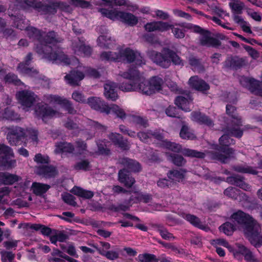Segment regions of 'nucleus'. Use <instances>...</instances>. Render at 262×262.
Here are the masks:
<instances>
[{
  "label": "nucleus",
  "mask_w": 262,
  "mask_h": 262,
  "mask_svg": "<svg viewBox=\"0 0 262 262\" xmlns=\"http://www.w3.org/2000/svg\"><path fill=\"white\" fill-rule=\"evenodd\" d=\"M244 256L245 259L247 262H257V260L256 259L254 255L248 249H247L246 252H245Z\"/></svg>",
  "instance_id": "61"
},
{
  "label": "nucleus",
  "mask_w": 262,
  "mask_h": 262,
  "mask_svg": "<svg viewBox=\"0 0 262 262\" xmlns=\"http://www.w3.org/2000/svg\"><path fill=\"white\" fill-rule=\"evenodd\" d=\"M235 111L234 106L229 104L227 105V113L234 119L233 121L236 123L230 131L231 134L234 137L240 138L243 135V131L239 129L238 127L241 125L242 121L241 118L236 114Z\"/></svg>",
  "instance_id": "18"
},
{
  "label": "nucleus",
  "mask_w": 262,
  "mask_h": 262,
  "mask_svg": "<svg viewBox=\"0 0 262 262\" xmlns=\"http://www.w3.org/2000/svg\"><path fill=\"white\" fill-rule=\"evenodd\" d=\"M158 231L161 236L165 239H171L174 238L172 234L168 232V231L164 228H161L158 229Z\"/></svg>",
  "instance_id": "60"
},
{
  "label": "nucleus",
  "mask_w": 262,
  "mask_h": 262,
  "mask_svg": "<svg viewBox=\"0 0 262 262\" xmlns=\"http://www.w3.org/2000/svg\"><path fill=\"white\" fill-rule=\"evenodd\" d=\"M224 194L229 198L237 199L238 194V190L233 187H229L224 191Z\"/></svg>",
  "instance_id": "53"
},
{
  "label": "nucleus",
  "mask_w": 262,
  "mask_h": 262,
  "mask_svg": "<svg viewBox=\"0 0 262 262\" xmlns=\"http://www.w3.org/2000/svg\"><path fill=\"white\" fill-rule=\"evenodd\" d=\"M36 116L40 117L44 122H47L54 117H59V112L52 110L46 104H39L35 108Z\"/></svg>",
  "instance_id": "16"
},
{
  "label": "nucleus",
  "mask_w": 262,
  "mask_h": 262,
  "mask_svg": "<svg viewBox=\"0 0 262 262\" xmlns=\"http://www.w3.org/2000/svg\"><path fill=\"white\" fill-rule=\"evenodd\" d=\"M97 43L101 47L112 48L115 44V41L112 39L107 33H106L98 37Z\"/></svg>",
  "instance_id": "28"
},
{
  "label": "nucleus",
  "mask_w": 262,
  "mask_h": 262,
  "mask_svg": "<svg viewBox=\"0 0 262 262\" xmlns=\"http://www.w3.org/2000/svg\"><path fill=\"white\" fill-rule=\"evenodd\" d=\"M99 11L104 16L112 20H119L130 26H134L138 23V18L131 13L120 11L117 9L108 10L100 9Z\"/></svg>",
  "instance_id": "9"
},
{
  "label": "nucleus",
  "mask_w": 262,
  "mask_h": 262,
  "mask_svg": "<svg viewBox=\"0 0 262 262\" xmlns=\"http://www.w3.org/2000/svg\"><path fill=\"white\" fill-rule=\"evenodd\" d=\"M32 54L31 53L28 54L25 59V63H21L19 64L17 68L18 71L24 75H28L29 76H33L38 73L37 70L28 68V63L31 60Z\"/></svg>",
  "instance_id": "20"
},
{
  "label": "nucleus",
  "mask_w": 262,
  "mask_h": 262,
  "mask_svg": "<svg viewBox=\"0 0 262 262\" xmlns=\"http://www.w3.org/2000/svg\"><path fill=\"white\" fill-rule=\"evenodd\" d=\"M104 95L105 97L112 101L116 100L118 98L117 93V85L113 82H108L104 84Z\"/></svg>",
  "instance_id": "22"
},
{
  "label": "nucleus",
  "mask_w": 262,
  "mask_h": 262,
  "mask_svg": "<svg viewBox=\"0 0 262 262\" xmlns=\"http://www.w3.org/2000/svg\"><path fill=\"white\" fill-rule=\"evenodd\" d=\"M100 58L102 60L108 61L126 60L128 62H134L138 66L145 64L140 54L137 51H134L129 48L120 47L118 48L116 52H102L100 55Z\"/></svg>",
  "instance_id": "4"
},
{
  "label": "nucleus",
  "mask_w": 262,
  "mask_h": 262,
  "mask_svg": "<svg viewBox=\"0 0 262 262\" xmlns=\"http://www.w3.org/2000/svg\"><path fill=\"white\" fill-rule=\"evenodd\" d=\"M110 139L112 140V141L115 144L118 145L119 147H120L123 149H126L128 147V146L126 143H124L121 139L122 137L120 135L118 134H114L112 133L110 134Z\"/></svg>",
  "instance_id": "39"
},
{
  "label": "nucleus",
  "mask_w": 262,
  "mask_h": 262,
  "mask_svg": "<svg viewBox=\"0 0 262 262\" xmlns=\"http://www.w3.org/2000/svg\"><path fill=\"white\" fill-rule=\"evenodd\" d=\"M211 244L214 246H217V245H222L225 247H226L228 248V249H231V246L229 245L228 242L223 238H218L212 240Z\"/></svg>",
  "instance_id": "56"
},
{
  "label": "nucleus",
  "mask_w": 262,
  "mask_h": 262,
  "mask_svg": "<svg viewBox=\"0 0 262 262\" xmlns=\"http://www.w3.org/2000/svg\"><path fill=\"white\" fill-rule=\"evenodd\" d=\"M164 135V133L163 130L161 132L159 131L158 132L154 133H151L150 131L147 132H142L138 134L139 139L143 142H147L155 139L157 140L158 144H160L161 146L171 151L179 152L181 150V146L179 144L171 142L166 140H163Z\"/></svg>",
  "instance_id": "8"
},
{
  "label": "nucleus",
  "mask_w": 262,
  "mask_h": 262,
  "mask_svg": "<svg viewBox=\"0 0 262 262\" xmlns=\"http://www.w3.org/2000/svg\"><path fill=\"white\" fill-rule=\"evenodd\" d=\"M189 83L193 89L203 93L209 89V85L205 81L200 79L198 76L191 77L189 79Z\"/></svg>",
  "instance_id": "21"
},
{
  "label": "nucleus",
  "mask_w": 262,
  "mask_h": 262,
  "mask_svg": "<svg viewBox=\"0 0 262 262\" xmlns=\"http://www.w3.org/2000/svg\"><path fill=\"white\" fill-rule=\"evenodd\" d=\"M7 138L11 145H16L20 140L30 141L33 145H36L37 132L33 129L25 130L19 127H13L9 129Z\"/></svg>",
  "instance_id": "6"
},
{
  "label": "nucleus",
  "mask_w": 262,
  "mask_h": 262,
  "mask_svg": "<svg viewBox=\"0 0 262 262\" xmlns=\"http://www.w3.org/2000/svg\"><path fill=\"white\" fill-rule=\"evenodd\" d=\"M119 75L129 79V83H122L119 89L124 92H138L143 95L150 96L161 92L163 88V80L159 76H153L146 79L138 70L129 69L121 72Z\"/></svg>",
  "instance_id": "2"
},
{
  "label": "nucleus",
  "mask_w": 262,
  "mask_h": 262,
  "mask_svg": "<svg viewBox=\"0 0 262 262\" xmlns=\"http://www.w3.org/2000/svg\"><path fill=\"white\" fill-rule=\"evenodd\" d=\"M69 4L75 7L82 8H87L91 6L89 2L84 0H70Z\"/></svg>",
  "instance_id": "49"
},
{
  "label": "nucleus",
  "mask_w": 262,
  "mask_h": 262,
  "mask_svg": "<svg viewBox=\"0 0 262 262\" xmlns=\"http://www.w3.org/2000/svg\"><path fill=\"white\" fill-rule=\"evenodd\" d=\"M219 142L221 147L217 149L219 153L212 156V158L226 163L233 154L232 149L227 147L230 144H234V142L228 135L222 136L220 138Z\"/></svg>",
  "instance_id": "10"
},
{
  "label": "nucleus",
  "mask_w": 262,
  "mask_h": 262,
  "mask_svg": "<svg viewBox=\"0 0 262 262\" xmlns=\"http://www.w3.org/2000/svg\"><path fill=\"white\" fill-rule=\"evenodd\" d=\"M75 53L78 55L85 56L91 54L92 50L89 46H86L82 43L73 46Z\"/></svg>",
  "instance_id": "34"
},
{
  "label": "nucleus",
  "mask_w": 262,
  "mask_h": 262,
  "mask_svg": "<svg viewBox=\"0 0 262 262\" xmlns=\"http://www.w3.org/2000/svg\"><path fill=\"white\" fill-rule=\"evenodd\" d=\"M138 259L140 262H159L156 256L151 254H140Z\"/></svg>",
  "instance_id": "46"
},
{
  "label": "nucleus",
  "mask_w": 262,
  "mask_h": 262,
  "mask_svg": "<svg viewBox=\"0 0 262 262\" xmlns=\"http://www.w3.org/2000/svg\"><path fill=\"white\" fill-rule=\"evenodd\" d=\"M6 82L12 83L15 85L19 84L21 82L17 78V77L13 74H9L5 78Z\"/></svg>",
  "instance_id": "54"
},
{
  "label": "nucleus",
  "mask_w": 262,
  "mask_h": 262,
  "mask_svg": "<svg viewBox=\"0 0 262 262\" xmlns=\"http://www.w3.org/2000/svg\"><path fill=\"white\" fill-rule=\"evenodd\" d=\"M245 49L248 52V54L253 59H256L259 57L258 52L250 46H245Z\"/></svg>",
  "instance_id": "63"
},
{
  "label": "nucleus",
  "mask_w": 262,
  "mask_h": 262,
  "mask_svg": "<svg viewBox=\"0 0 262 262\" xmlns=\"http://www.w3.org/2000/svg\"><path fill=\"white\" fill-rule=\"evenodd\" d=\"M135 199H134L133 198V195H132L131 198V200L133 201L134 203L143 202L144 203H147L150 202L151 200V196L149 194H143L139 192H135Z\"/></svg>",
  "instance_id": "38"
},
{
  "label": "nucleus",
  "mask_w": 262,
  "mask_h": 262,
  "mask_svg": "<svg viewBox=\"0 0 262 262\" xmlns=\"http://www.w3.org/2000/svg\"><path fill=\"white\" fill-rule=\"evenodd\" d=\"M229 5L234 14H241L245 7L244 4L239 0H231Z\"/></svg>",
  "instance_id": "35"
},
{
  "label": "nucleus",
  "mask_w": 262,
  "mask_h": 262,
  "mask_svg": "<svg viewBox=\"0 0 262 262\" xmlns=\"http://www.w3.org/2000/svg\"><path fill=\"white\" fill-rule=\"evenodd\" d=\"M241 85L252 93L262 97V82L252 78L242 76L239 78Z\"/></svg>",
  "instance_id": "14"
},
{
  "label": "nucleus",
  "mask_w": 262,
  "mask_h": 262,
  "mask_svg": "<svg viewBox=\"0 0 262 262\" xmlns=\"http://www.w3.org/2000/svg\"><path fill=\"white\" fill-rule=\"evenodd\" d=\"M93 247L99 252L101 255L105 256L107 259L110 260H115L119 257V253L116 251H105L104 250H101V248H98L95 245H93Z\"/></svg>",
  "instance_id": "41"
},
{
  "label": "nucleus",
  "mask_w": 262,
  "mask_h": 262,
  "mask_svg": "<svg viewBox=\"0 0 262 262\" xmlns=\"http://www.w3.org/2000/svg\"><path fill=\"white\" fill-rule=\"evenodd\" d=\"M83 78L84 75L82 72L78 71H72L70 74L64 77L67 82L71 85H78V82Z\"/></svg>",
  "instance_id": "24"
},
{
  "label": "nucleus",
  "mask_w": 262,
  "mask_h": 262,
  "mask_svg": "<svg viewBox=\"0 0 262 262\" xmlns=\"http://www.w3.org/2000/svg\"><path fill=\"white\" fill-rule=\"evenodd\" d=\"M22 6L24 9H28L30 7L40 9L41 4L35 2L34 0H25Z\"/></svg>",
  "instance_id": "51"
},
{
  "label": "nucleus",
  "mask_w": 262,
  "mask_h": 262,
  "mask_svg": "<svg viewBox=\"0 0 262 262\" xmlns=\"http://www.w3.org/2000/svg\"><path fill=\"white\" fill-rule=\"evenodd\" d=\"M180 137L184 139L192 140L195 138L193 132L187 126H183L180 133Z\"/></svg>",
  "instance_id": "42"
},
{
  "label": "nucleus",
  "mask_w": 262,
  "mask_h": 262,
  "mask_svg": "<svg viewBox=\"0 0 262 262\" xmlns=\"http://www.w3.org/2000/svg\"><path fill=\"white\" fill-rule=\"evenodd\" d=\"M63 200L66 203L75 206L76 205V202L75 201V198L72 194L68 193H64L62 194Z\"/></svg>",
  "instance_id": "52"
},
{
  "label": "nucleus",
  "mask_w": 262,
  "mask_h": 262,
  "mask_svg": "<svg viewBox=\"0 0 262 262\" xmlns=\"http://www.w3.org/2000/svg\"><path fill=\"white\" fill-rule=\"evenodd\" d=\"M0 156L2 159L0 161V165L7 169L12 168L16 165L15 159H10L14 157V154L11 148L4 144H0Z\"/></svg>",
  "instance_id": "12"
},
{
  "label": "nucleus",
  "mask_w": 262,
  "mask_h": 262,
  "mask_svg": "<svg viewBox=\"0 0 262 262\" xmlns=\"http://www.w3.org/2000/svg\"><path fill=\"white\" fill-rule=\"evenodd\" d=\"M233 184L245 190H250V187L244 182L239 176L233 177L230 178Z\"/></svg>",
  "instance_id": "44"
},
{
  "label": "nucleus",
  "mask_w": 262,
  "mask_h": 262,
  "mask_svg": "<svg viewBox=\"0 0 262 262\" xmlns=\"http://www.w3.org/2000/svg\"><path fill=\"white\" fill-rule=\"evenodd\" d=\"M86 149V145L83 142L77 141L75 148L72 145L67 142H60L55 145L54 152L60 154L64 152L72 153L75 151L76 154H82Z\"/></svg>",
  "instance_id": "11"
},
{
  "label": "nucleus",
  "mask_w": 262,
  "mask_h": 262,
  "mask_svg": "<svg viewBox=\"0 0 262 262\" xmlns=\"http://www.w3.org/2000/svg\"><path fill=\"white\" fill-rule=\"evenodd\" d=\"M149 56L154 62L163 68L169 67L171 62L175 65L184 64V61L181 57L176 53L168 48H164L161 53L151 51L149 53Z\"/></svg>",
  "instance_id": "5"
},
{
  "label": "nucleus",
  "mask_w": 262,
  "mask_h": 262,
  "mask_svg": "<svg viewBox=\"0 0 262 262\" xmlns=\"http://www.w3.org/2000/svg\"><path fill=\"white\" fill-rule=\"evenodd\" d=\"M192 99L188 96L187 98L179 96L175 100V104L184 111L189 112L190 111L189 105Z\"/></svg>",
  "instance_id": "30"
},
{
  "label": "nucleus",
  "mask_w": 262,
  "mask_h": 262,
  "mask_svg": "<svg viewBox=\"0 0 262 262\" xmlns=\"http://www.w3.org/2000/svg\"><path fill=\"white\" fill-rule=\"evenodd\" d=\"M44 100L50 104H59L70 114H74L76 111L72 107V104L67 99L56 95H48L44 97Z\"/></svg>",
  "instance_id": "17"
},
{
  "label": "nucleus",
  "mask_w": 262,
  "mask_h": 262,
  "mask_svg": "<svg viewBox=\"0 0 262 262\" xmlns=\"http://www.w3.org/2000/svg\"><path fill=\"white\" fill-rule=\"evenodd\" d=\"M3 117L12 120H16L17 119V115L15 114L13 111L7 107Z\"/></svg>",
  "instance_id": "58"
},
{
  "label": "nucleus",
  "mask_w": 262,
  "mask_h": 262,
  "mask_svg": "<svg viewBox=\"0 0 262 262\" xmlns=\"http://www.w3.org/2000/svg\"><path fill=\"white\" fill-rule=\"evenodd\" d=\"M72 98L77 102L85 103V99L82 93L78 91L74 92L72 94Z\"/></svg>",
  "instance_id": "59"
},
{
  "label": "nucleus",
  "mask_w": 262,
  "mask_h": 262,
  "mask_svg": "<svg viewBox=\"0 0 262 262\" xmlns=\"http://www.w3.org/2000/svg\"><path fill=\"white\" fill-rule=\"evenodd\" d=\"M14 23L17 28L25 30L30 38H34L40 42L42 47L41 49L37 47L36 51L40 54H43V57L56 63L78 67L79 63L76 58H73L71 60L68 58L61 51H54L56 44L61 41V39L56 38L54 32H50L47 34L45 33H41L36 29L29 27L28 20L23 18H17Z\"/></svg>",
  "instance_id": "1"
},
{
  "label": "nucleus",
  "mask_w": 262,
  "mask_h": 262,
  "mask_svg": "<svg viewBox=\"0 0 262 262\" xmlns=\"http://www.w3.org/2000/svg\"><path fill=\"white\" fill-rule=\"evenodd\" d=\"M171 181L166 179H161L157 182V185L161 188H164L171 186Z\"/></svg>",
  "instance_id": "64"
},
{
  "label": "nucleus",
  "mask_w": 262,
  "mask_h": 262,
  "mask_svg": "<svg viewBox=\"0 0 262 262\" xmlns=\"http://www.w3.org/2000/svg\"><path fill=\"white\" fill-rule=\"evenodd\" d=\"M182 153L185 156L196 158H204L205 154L203 152H198L196 150L190 149L189 148H184L182 150Z\"/></svg>",
  "instance_id": "45"
},
{
  "label": "nucleus",
  "mask_w": 262,
  "mask_h": 262,
  "mask_svg": "<svg viewBox=\"0 0 262 262\" xmlns=\"http://www.w3.org/2000/svg\"><path fill=\"white\" fill-rule=\"evenodd\" d=\"M71 192L76 195L85 199H90L94 195V193L92 191L85 190L76 186L74 187L72 189Z\"/></svg>",
  "instance_id": "37"
},
{
  "label": "nucleus",
  "mask_w": 262,
  "mask_h": 262,
  "mask_svg": "<svg viewBox=\"0 0 262 262\" xmlns=\"http://www.w3.org/2000/svg\"><path fill=\"white\" fill-rule=\"evenodd\" d=\"M235 170L240 172L256 174L257 171L255 169L248 166H239L235 168Z\"/></svg>",
  "instance_id": "50"
},
{
  "label": "nucleus",
  "mask_w": 262,
  "mask_h": 262,
  "mask_svg": "<svg viewBox=\"0 0 262 262\" xmlns=\"http://www.w3.org/2000/svg\"><path fill=\"white\" fill-rule=\"evenodd\" d=\"M20 178L14 174L0 172V183L6 185H11L18 181Z\"/></svg>",
  "instance_id": "27"
},
{
  "label": "nucleus",
  "mask_w": 262,
  "mask_h": 262,
  "mask_svg": "<svg viewBox=\"0 0 262 262\" xmlns=\"http://www.w3.org/2000/svg\"><path fill=\"white\" fill-rule=\"evenodd\" d=\"M124 167L130 171L138 172L141 170V166L139 162L132 159H123L122 161Z\"/></svg>",
  "instance_id": "33"
},
{
  "label": "nucleus",
  "mask_w": 262,
  "mask_h": 262,
  "mask_svg": "<svg viewBox=\"0 0 262 262\" xmlns=\"http://www.w3.org/2000/svg\"><path fill=\"white\" fill-rule=\"evenodd\" d=\"M236 227L230 222H226L220 227V230L227 235H230L236 229Z\"/></svg>",
  "instance_id": "43"
},
{
  "label": "nucleus",
  "mask_w": 262,
  "mask_h": 262,
  "mask_svg": "<svg viewBox=\"0 0 262 262\" xmlns=\"http://www.w3.org/2000/svg\"><path fill=\"white\" fill-rule=\"evenodd\" d=\"M128 171L125 169L119 171L118 173L119 181L123 183L127 187H130L134 184L135 180L132 177H129L127 173Z\"/></svg>",
  "instance_id": "29"
},
{
  "label": "nucleus",
  "mask_w": 262,
  "mask_h": 262,
  "mask_svg": "<svg viewBox=\"0 0 262 262\" xmlns=\"http://www.w3.org/2000/svg\"><path fill=\"white\" fill-rule=\"evenodd\" d=\"M87 103L92 108L101 113L106 114L113 113L121 118L125 117V113L122 108L116 104L109 106L99 97H91L88 99Z\"/></svg>",
  "instance_id": "7"
},
{
  "label": "nucleus",
  "mask_w": 262,
  "mask_h": 262,
  "mask_svg": "<svg viewBox=\"0 0 262 262\" xmlns=\"http://www.w3.org/2000/svg\"><path fill=\"white\" fill-rule=\"evenodd\" d=\"M246 60L243 58L237 57H228L224 63L226 68L236 69L242 67L246 64Z\"/></svg>",
  "instance_id": "25"
},
{
  "label": "nucleus",
  "mask_w": 262,
  "mask_h": 262,
  "mask_svg": "<svg viewBox=\"0 0 262 262\" xmlns=\"http://www.w3.org/2000/svg\"><path fill=\"white\" fill-rule=\"evenodd\" d=\"M89 168V163L86 160L81 161L77 163L74 166V168L76 170H86Z\"/></svg>",
  "instance_id": "57"
},
{
  "label": "nucleus",
  "mask_w": 262,
  "mask_h": 262,
  "mask_svg": "<svg viewBox=\"0 0 262 262\" xmlns=\"http://www.w3.org/2000/svg\"><path fill=\"white\" fill-rule=\"evenodd\" d=\"M182 217L189 222L192 225L200 229H207L205 226L200 222V220L195 216L186 213L181 214Z\"/></svg>",
  "instance_id": "32"
},
{
  "label": "nucleus",
  "mask_w": 262,
  "mask_h": 262,
  "mask_svg": "<svg viewBox=\"0 0 262 262\" xmlns=\"http://www.w3.org/2000/svg\"><path fill=\"white\" fill-rule=\"evenodd\" d=\"M192 31L200 34V42L203 46H217L220 45L219 41L210 37V33L205 31L198 26L188 25L187 27Z\"/></svg>",
  "instance_id": "13"
},
{
  "label": "nucleus",
  "mask_w": 262,
  "mask_h": 262,
  "mask_svg": "<svg viewBox=\"0 0 262 262\" xmlns=\"http://www.w3.org/2000/svg\"><path fill=\"white\" fill-rule=\"evenodd\" d=\"M231 219L237 228L239 226L245 227V234L251 244L255 246H260L262 245L260 227L251 216L242 211H237L232 214Z\"/></svg>",
  "instance_id": "3"
},
{
  "label": "nucleus",
  "mask_w": 262,
  "mask_h": 262,
  "mask_svg": "<svg viewBox=\"0 0 262 262\" xmlns=\"http://www.w3.org/2000/svg\"><path fill=\"white\" fill-rule=\"evenodd\" d=\"M50 188V186L37 182H34L31 186L32 191L36 195H41Z\"/></svg>",
  "instance_id": "36"
},
{
  "label": "nucleus",
  "mask_w": 262,
  "mask_h": 262,
  "mask_svg": "<svg viewBox=\"0 0 262 262\" xmlns=\"http://www.w3.org/2000/svg\"><path fill=\"white\" fill-rule=\"evenodd\" d=\"M16 97L19 102L21 104L23 109L28 111L35 101L36 96L29 91H21L16 94Z\"/></svg>",
  "instance_id": "15"
},
{
  "label": "nucleus",
  "mask_w": 262,
  "mask_h": 262,
  "mask_svg": "<svg viewBox=\"0 0 262 262\" xmlns=\"http://www.w3.org/2000/svg\"><path fill=\"white\" fill-rule=\"evenodd\" d=\"M38 173L47 177H50L54 176L56 174V170L52 166H46L40 168Z\"/></svg>",
  "instance_id": "47"
},
{
  "label": "nucleus",
  "mask_w": 262,
  "mask_h": 262,
  "mask_svg": "<svg viewBox=\"0 0 262 262\" xmlns=\"http://www.w3.org/2000/svg\"><path fill=\"white\" fill-rule=\"evenodd\" d=\"M166 155L169 160L171 161L175 165L181 166L185 162L184 158L181 156H172L168 152H166Z\"/></svg>",
  "instance_id": "48"
},
{
  "label": "nucleus",
  "mask_w": 262,
  "mask_h": 262,
  "mask_svg": "<svg viewBox=\"0 0 262 262\" xmlns=\"http://www.w3.org/2000/svg\"><path fill=\"white\" fill-rule=\"evenodd\" d=\"M34 161L38 163H48L49 157L47 156H43L40 154H38L35 155Z\"/></svg>",
  "instance_id": "62"
},
{
  "label": "nucleus",
  "mask_w": 262,
  "mask_h": 262,
  "mask_svg": "<svg viewBox=\"0 0 262 262\" xmlns=\"http://www.w3.org/2000/svg\"><path fill=\"white\" fill-rule=\"evenodd\" d=\"M14 258V254L11 252H1V259L3 262H11Z\"/></svg>",
  "instance_id": "55"
},
{
  "label": "nucleus",
  "mask_w": 262,
  "mask_h": 262,
  "mask_svg": "<svg viewBox=\"0 0 262 262\" xmlns=\"http://www.w3.org/2000/svg\"><path fill=\"white\" fill-rule=\"evenodd\" d=\"M191 120L201 124L212 126L213 122L207 116L202 115L200 112H194L191 114Z\"/></svg>",
  "instance_id": "26"
},
{
  "label": "nucleus",
  "mask_w": 262,
  "mask_h": 262,
  "mask_svg": "<svg viewBox=\"0 0 262 262\" xmlns=\"http://www.w3.org/2000/svg\"><path fill=\"white\" fill-rule=\"evenodd\" d=\"M184 176L185 171L182 169L171 170L168 173V177L170 179L178 182L182 181Z\"/></svg>",
  "instance_id": "40"
},
{
  "label": "nucleus",
  "mask_w": 262,
  "mask_h": 262,
  "mask_svg": "<svg viewBox=\"0 0 262 262\" xmlns=\"http://www.w3.org/2000/svg\"><path fill=\"white\" fill-rule=\"evenodd\" d=\"M172 26L166 22L163 21H152L147 23L144 26V28L148 32L160 31L164 32L171 28Z\"/></svg>",
  "instance_id": "19"
},
{
  "label": "nucleus",
  "mask_w": 262,
  "mask_h": 262,
  "mask_svg": "<svg viewBox=\"0 0 262 262\" xmlns=\"http://www.w3.org/2000/svg\"><path fill=\"white\" fill-rule=\"evenodd\" d=\"M228 250L232 253L235 258L241 260L246 252L247 248L242 245L236 244L234 247L231 246V249Z\"/></svg>",
  "instance_id": "31"
},
{
  "label": "nucleus",
  "mask_w": 262,
  "mask_h": 262,
  "mask_svg": "<svg viewBox=\"0 0 262 262\" xmlns=\"http://www.w3.org/2000/svg\"><path fill=\"white\" fill-rule=\"evenodd\" d=\"M19 228L31 229L36 231L40 230L42 234L47 236L52 234V230L50 228L40 225L39 224H31L29 223H24L20 224L19 225Z\"/></svg>",
  "instance_id": "23"
}]
</instances>
